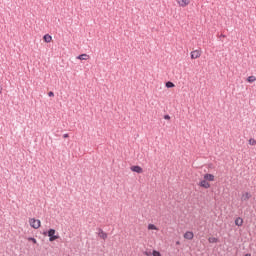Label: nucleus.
<instances>
[{"mask_svg":"<svg viewBox=\"0 0 256 256\" xmlns=\"http://www.w3.org/2000/svg\"><path fill=\"white\" fill-rule=\"evenodd\" d=\"M152 256H161V252H159L157 250H153L152 251Z\"/></svg>","mask_w":256,"mask_h":256,"instance_id":"17","label":"nucleus"},{"mask_svg":"<svg viewBox=\"0 0 256 256\" xmlns=\"http://www.w3.org/2000/svg\"><path fill=\"white\" fill-rule=\"evenodd\" d=\"M255 81H256V77H255V76H249V77L247 78V82H248V83H255Z\"/></svg>","mask_w":256,"mask_h":256,"instance_id":"15","label":"nucleus"},{"mask_svg":"<svg viewBox=\"0 0 256 256\" xmlns=\"http://www.w3.org/2000/svg\"><path fill=\"white\" fill-rule=\"evenodd\" d=\"M28 241H31L32 243H34V245H36V243H37V239H35L33 237L28 238Z\"/></svg>","mask_w":256,"mask_h":256,"instance_id":"19","label":"nucleus"},{"mask_svg":"<svg viewBox=\"0 0 256 256\" xmlns=\"http://www.w3.org/2000/svg\"><path fill=\"white\" fill-rule=\"evenodd\" d=\"M0 93H3V88L0 86Z\"/></svg>","mask_w":256,"mask_h":256,"instance_id":"24","label":"nucleus"},{"mask_svg":"<svg viewBox=\"0 0 256 256\" xmlns=\"http://www.w3.org/2000/svg\"><path fill=\"white\" fill-rule=\"evenodd\" d=\"M215 182V175L206 173L200 179L198 185L202 189H211V183Z\"/></svg>","mask_w":256,"mask_h":256,"instance_id":"1","label":"nucleus"},{"mask_svg":"<svg viewBox=\"0 0 256 256\" xmlns=\"http://www.w3.org/2000/svg\"><path fill=\"white\" fill-rule=\"evenodd\" d=\"M98 235H99L100 239H103L104 241H105V239H107V233H105V231H103V230H100Z\"/></svg>","mask_w":256,"mask_h":256,"instance_id":"13","label":"nucleus"},{"mask_svg":"<svg viewBox=\"0 0 256 256\" xmlns=\"http://www.w3.org/2000/svg\"><path fill=\"white\" fill-rule=\"evenodd\" d=\"M176 3L179 5V7H187L190 5L191 0H176Z\"/></svg>","mask_w":256,"mask_h":256,"instance_id":"5","label":"nucleus"},{"mask_svg":"<svg viewBox=\"0 0 256 256\" xmlns=\"http://www.w3.org/2000/svg\"><path fill=\"white\" fill-rule=\"evenodd\" d=\"M77 59H79V61H89V59H91V56H89V54H81L77 56Z\"/></svg>","mask_w":256,"mask_h":256,"instance_id":"9","label":"nucleus"},{"mask_svg":"<svg viewBox=\"0 0 256 256\" xmlns=\"http://www.w3.org/2000/svg\"><path fill=\"white\" fill-rule=\"evenodd\" d=\"M48 96H49V97H55V93L49 92V93H48Z\"/></svg>","mask_w":256,"mask_h":256,"instance_id":"20","label":"nucleus"},{"mask_svg":"<svg viewBox=\"0 0 256 256\" xmlns=\"http://www.w3.org/2000/svg\"><path fill=\"white\" fill-rule=\"evenodd\" d=\"M55 233H56L55 229H50L48 231V237L50 242L57 241V239H59V236L55 235Z\"/></svg>","mask_w":256,"mask_h":256,"instance_id":"3","label":"nucleus"},{"mask_svg":"<svg viewBox=\"0 0 256 256\" xmlns=\"http://www.w3.org/2000/svg\"><path fill=\"white\" fill-rule=\"evenodd\" d=\"M209 243H219V238L216 237H209L208 238Z\"/></svg>","mask_w":256,"mask_h":256,"instance_id":"14","label":"nucleus"},{"mask_svg":"<svg viewBox=\"0 0 256 256\" xmlns=\"http://www.w3.org/2000/svg\"><path fill=\"white\" fill-rule=\"evenodd\" d=\"M130 170L133 171V173H143V168L141 166H132L130 167Z\"/></svg>","mask_w":256,"mask_h":256,"instance_id":"8","label":"nucleus"},{"mask_svg":"<svg viewBox=\"0 0 256 256\" xmlns=\"http://www.w3.org/2000/svg\"><path fill=\"white\" fill-rule=\"evenodd\" d=\"M166 87L168 89H171V88L175 87V84L173 82L169 81V82H166Z\"/></svg>","mask_w":256,"mask_h":256,"instance_id":"16","label":"nucleus"},{"mask_svg":"<svg viewBox=\"0 0 256 256\" xmlns=\"http://www.w3.org/2000/svg\"><path fill=\"white\" fill-rule=\"evenodd\" d=\"M249 145H252V146L256 145V140L253 139V138H251V139L249 140Z\"/></svg>","mask_w":256,"mask_h":256,"instance_id":"18","label":"nucleus"},{"mask_svg":"<svg viewBox=\"0 0 256 256\" xmlns=\"http://www.w3.org/2000/svg\"><path fill=\"white\" fill-rule=\"evenodd\" d=\"M252 195L250 192H243L241 195V201H249L251 199Z\"/></svg>","mask_w":256,"mask_h":256,"instance_id":"6","label":"nucleus"},{"mask_svg":"<svg viewBox=\"0 0 256 256\" xmlns=\"http://www.w3.org/2000/svg\"><path fill=\"white\" fill-rule=\"evenodd\" d=\"M147 229L148 231H159V227H157L155 224H148Z\"/></svg>","mask_w":256,"mask_h":256,"instance_id":"10","label":"nucleus"},{"mask_svg":"<svg viewBox=\"0 0 256 256\" xmlns=\"http://www.w3.org/2000/svg\"><path fill=\"white\" fill-rule=\"evenodd\" d=\"M144 255H146V256H151V252L145 251V252H144Z\"/></svg>","mask_w":256,"mask_h":256,"instance_id":"21","label":"nucleus"},{"mask_svg":"<svg viewBox=\"0 0 256 256\" xmlns=\"http://www.w3.org/2000/svg\"><path fill=\"white\" fill-rule=\"evenodd\" d=\"M176 245H181V242L177 241V242H176Z\"/></svg>","mask_w":256,"mask_h":256,"instance_id":"25","label":"nucleus"},{"mask_svg":"<svg viewBox=\"0 0 256 256\" xmlns=\"http://www.w3.org/2000/svg\"><path fill=\"white\" fill-rule=\"evenodd\" d=\"M245 256H251V254H245Z\"/></svg>","mask_w":256,"mask_h":256,"instance_id":"26","label":"nucleus"},{"mask_svg":"<svg viewBox=\"0 0 256 256\" xmlns=\"http://www.w3.org/2000/svg\"><path fill=\"white\" fill-rule=\"evenodd\" d=\"M201 57V50H194L191 52V59H199Z\"/></svg>","mask_w":256,"mask_h":256,"instance_id":"7","label":"nucleus"},{"mask_svg":"<svg viewBox=\"0 0 256 256\" xmlns=\"http://www.w3.org/2000/svg\"><path fill=\"white\" fill-rule=\"evenodd\" d=\"M184 239H186L187 241H193L195 234L193 233V231H186L183 235Z\"/></svg>","mask_w":256,"mask_h":256,"instance_id":"4","label":"nucleus"},{"mask_svg":"<svg viewBox=\"0 0 256 256\" xmlns=\"http://www.w3.org/2000/svg\"><path fill=\"white\" fill-rule=\"evenodd\" d=\"M164 119L169 120V119H171V116L165 115V116H164Z\"/></svg>","mask_w":256,"mask_h":256,"instance_id":"22","label":"nucleus"},{"mask_svg":"<svg viewBox=\"0 0 256 256\" xmlns=\"http://www.w3.org/2000/svg\"><path fill=\"white\" fill-rule=\"evenodd\" d=\"M28 223L32 229H39L41 227V220L35 218H29Z\"/></svg>","mask_w":256,"mask_h":256,"instance_id":"2","label":"nucleus"},{"mask_svg":"<svg viewBox=\"0 0 256 256\" xmlns=\"http://www.w3.org/2000/svg\"><path fill=\"white\" fill-rule=\"evenodd\" d=\"M235 225H237V227H242L243 226V218H241V217L236 218Z\"/></svg>","mask_w":256,"mask_h":256,"instance_id":"12","label":"nucleus"},{"mask_svg":"<svg viewBox=\"0 0 256 256\" xmlns=\"http://www.w3.org/2000/svg\"><path fill=\"white\" fill-rule=\"evenodd\" d=\"M63 138H64V139L69 138V134H64V135H63Z\"/></svg>","mask_w":256,"mask_h":256,"instance_id":"23","label":"nucleus"},{"mask_svg":"<svg viewBox=\"0 0 256 256\" xmlns=\"http://www.w3.org/2000/svg\"><path fill=\"white\" fill-rule=\"evenodd\" d=\"M43 39H44L45 43H51V41H53V37L49 34H45L43 36Z\"/></svg>","mask_w":256,"mask_h":256,"instance_id":"11","label":"nucleus"}]
</instances>
